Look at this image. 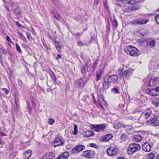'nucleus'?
<instances>
[{"instance_id": "nucleus-1", "label": "nucleus", "mask_w": 159, "mask_h": 159, "mask_svg": "<svg viewBox=\"0 0 159 159\" xmlns=\"http://www.w3.org/2000/svg\"><path fill=\"white\" fill-rule=\"evenodd\" d=\"M124 51L127 54L132 57H138L139 55V50L136 48L131 45L126 47Z\"/></svg>"}, {"instance_id": "nucleus-2", "label": "nucleus", "mask_w": 159, "mask_h": 159, "mask_svg": "<svg viewBox=\"0 0 159 159\" xmlns=\"http://www.w3.org/2000/svg\"><path fill=\"white\" fill-rule=\"evenodd\" d=\"M140 147L139 144L133 143L130 144L127 149V152L129 154H131L137 151Z\"/></svg>"}, {"instance_id": "nucleus-3", "label": "nucleus", "mask_w": 159, "mask_h": 159, "mask_svg": "<svg viewBox=\"0 0 159 159\" xmlns=\"http://www.w3.org/2000/svg\"><path fill=\"white\" fill-rule=\"evenodd\" d=\"M65 141L61 136H56L54 139L52 145L54 147L64 145Z\"/></svg>"}, {"instance_id": "nucleus-4", "label": "nucleus", "mask_w": 159, "mask_h": 159, "mask_svg": "<svg viewBox=\"0 0 159 159\" xmlns=\"http://www.w3.org/2000/svg\"><path fill=\"white\" fill-rule=\"evenodd\" d=\"M88 80L87 77H83L77 80L75 83V86L77 88H80L84 85Z\"/></svg>"}, {"instance_id": "nucleus-5", "label": "nucleus", "mask_w": 159, "mask_h": 159, "mask_svg": "<svg viewBox=\"0 0 159 159\" xmlns=\"http://www.w3.org/2000/svg\"><path fill=\"white\" fill-rule=\"evenodd\" d=\"M119 150L116 146H111L107 149V152L110 156L116 155L118 153Z\"/></svg>"}, {"instance_id": "nucleus-6", "label": "nucleus", "mask_w": 159, "mask_h": 159, "mask_svg": "<svg viewBox=\"0 0 159 159\" xmlns=\"http://www.w3.org/2000/svg\"><path fill=\"white\" fill-rule=\"evenodd\" d=\"M148 124L153 126H157L159 125V116H155L151 119L148 120L147 121Z\"/></svg>"}, {"instance_id": "nucleus-7", "label": "nucleus", "mask_w": 159, "mask_h": 159, "mask_svg": "<svg viewBox=\"0 0 159 159\" xmlns=\"http://www.w3.org/2000/svg\"><path fill=\"white\" fill-rule=\"evenodd\" d=\"M146 91L150 95L153 96H157L159 95V86L155 88L148 89Z\"/></svg>"}, {"instance_id": "nucleus-8", "label": "nucleus", "mask_w": 159, "mask_h": 159, "mask_svg": "<svg viewBox=\"0 0 159 159\" xmlns=\"http://www.w3.org/2000/svg\"><path fill=\"white\" fill-rule=\"evenodd\" d=\"M95 155L94 150H89L85 151L83 152L81 155L86 158H92L94 157Z\"/></svg>"}, {"instance_id": "nucleus-9", "label": "nucleus", "mask_w": 159, "mask_h": 159, "mask_svg": "<svg viewBox=\"0 0 159 159\" xmlns=\"http://www.w3.org/2000/svg\"><path fill=\"white\" fill-rule=\"evenodd\" d=\"M91 127L92 129L97 132L103 131L106 128L105 125L104 124L98 125H92Z\"/></svg>"}, {"instance_id": "nucleus-10", "label": "nucleus", "mask_w": 159, "mask_h": 159, "mask_svg": "<svg viewBox=\"0 0 159 159\" xmlns=\"http://www.w3.org/2000/svg\"><path fill=\"white\" fill-rule=\"evenodd\" d=\"M153 143L152 142H145L143 145L142 148L143 150L146 152L152 151Z\"/></svg>"}, {"instance_id": "nucleus-11", "label": "nucleus", "mask_w": 159, "mask_h": 159, "mask_svg": "<svg viewBox=\"0 0 159 159\" xmlns=\"http://www.w3.org/2000/svg\"><path fill=\"white\" fill-rule=\"evenodd\" d=\"M134 70L131 69H129L125 70L124 71V77L127 80L130 79L132 75Z\"/></svg>"}, {"instance_id": "nucleus-12", "label": "nucleus", "mask_w": 159, "mask_h": 159, "mask_svg": "<svg viewBox=\"0 0 159 159\" xmlns=\"http://www.w3.org/2000/svg\"><path fill=\"white\" fill-rule=\"evenodd\" d=\"M148 21V20L147 19L143 20L140 19L136 20H134L130 21V24L131 25H141L146 23Z\"/></svg>"}, {"instance_id": "nucleus-13", "label": "nucleus", "mask_w": 159, "mask_h": 159, "mask_svg": "<svg viewBox=\"0 0 159 159\" xmlns=\"http://www.w3.org/2000/svg\"><path fill=\"white\" fill-rule=\"evenodd\" d=\"M85 148L84 146L83 145H79L75 147L72 151L73 153L79 152L84 150Z\"/></svg>"}, {"instance_id": "nucleus-14", "label": "nucleus", "mask_w": 159, "mask_h": 159, "mask_svg": "<svg viewBox=\"0 0 159 159\" xmlns=\"http://www.w3.org/2000/svg\"><path fill=\"white\" fill-rule=\"evenodd\" d=\"M152 113V111L151 109H149L145 111L142 114V116L144 117L146 119H147L151 116Z\"/></svg>"}, {"instance_id": "nucleus-15", "label": "nucleus", "mask_w": 159, "mask_h": 159, "mask_svg": "<svg viewBox=\"0 0 159 159\" xmlns=\"http://www.w3.org/2000/svg\"><path fill=\"white\" fill-rule=\"evenodd\" d=\"M82 134L85 138L93 136L94 135V133L91 130H87L83 132Z\"/></svg>"}, {"instance_id": "nucleus-16", "label": "nucleus", "mask_w": 159, "mask_h": 159, "mask_svg": "<svg viewBox=\"0 0 159 159\" xmlns=\"http://www.w3.org/2000/svg\"><path fill=\"white\" fill-rule=\"evenodd\" d=\"M54 154L52 153H48L43 156V159H53L54 157Z\"/></svg>"}, {"instance_id": "nucleus-17", "label": "nucleus", "mask_w": 159, "mask_h": 159, "mask_svg": "<svg viewBox=\"0 0 159 159\" xmlns=\"http://www.w3.org/2000/svg\"><path fill=\"white\" fill-rule=\"evenodd\" d=\"M55 46L57 50L59 52H61V48L63 47L62 44L60 43L59 41H54Z\"/></svg>"}, {"instance_id": "nucleus-18", "label": "nucleus", "mask_w": 159, "mask_h": 159, "mask_svg": "<svg viewBox=\"0 0 159 159\" xmlns=\"http://www.w3.org/2000/svg\"><path fill=\"white\" fill-rule=\"evenodd\" d=\"M142 137L140 134L135 135L133 136V141L136 142H139L142 139Z\"/></svg>"}, {"instance_id": "nucleus-19", "label": "nucleus", "mask_w": 159, "mask_h": 159, "mask_svg": "<svg viewBox=\"0 0 159 159\" xmlns=\"http://www.w3.org/2000/svg\"><path fill=\"white\" fill-rule=\"evenodd\" d=\"M113 137L112 135L111 134H108L103 136L102 138V141L107 142L111 139Z\"/></svg>"}, {"instance_id": "nucleus-20", "label": "nucleus", "mask_w": 159, "mask_h": 159, "mask_svg": "<svg viewBox=\"0 0 159 159\" xmlns=\"http://www.w3.org/2000/svg\"><path fill=\"white\" fill-rule=\"evenodd\" d=\"M158 78H155L153 79L151 78L150 80L149 85L151 87L154 86L156 84L157 81L158 80Z\"/></svg>"}, {"instance_id": "nucleus-21", "label": "nucleus", "mask_w": 159, "mask_h": 159, "mask_svg": "<svg viewBox=\"0 0 159 159\" xmlns=\"http://www.w3.org/2000/svg\"><path fill=\"white\" fill-rule=\"evenodd\" d=\"M69 156V153L68 152H65L59 156L58 159H66Z\"/></svg>"}, {"instance_id": "nucleus-22", "label": "nucleus", "mask_w": 159, "mask_h": 159, "mask_svg": "<svg viewBox=\"0 0 159 159\" xmlns=\"http://www.w3.org/2000/svg\"><path fill=\"white\" fill-rule=\"evenodd\" d=\"M88 65L86 64L85 66H83L81 69V72L82 75L85 76L86 75V72L88 70Z\"/></svg>"}, {"instance_id": "nucleus-23", "label": "nucleus", "mask_w": 159, "mask_h": 159, "mask_svg": "<svg viewBox=\"0 0 159 159\" xmlns=\"http://www.w3.org/2000/svg\"><path fill=\"white\" fill-rule=\"evenodd\" d=\"M24 154L25 158V159H28L31 155V150H29L25 152Z\"/></svg>"}, {"instance_id": "nucleus-24", "label": "nucleus", "mask_w": 159, "mask_h": 159, "mask_svg": "<svg viewBox=\"0 0 159 159\" xmlns=\"http://www.w3.org/2000/svg\"><path fill=\"white\" fill-rule=\"evenodd\" d=\"M102 73V71L101 69H99L96 72V77L97 78L96 80V81H98L100 79L101 75Z\"/></svg>"}, {"instance_id": "nucleus-25", "label": "nucleus", "mask_w": 159, "mask_h": 159, "mask_svg": "<svg viewBox=\"0 0 159 159\" xmlns=\"http://www.w3.org/2000/svg\"><path fill=\"white\" fill-rule=\"evenodd\" d=\"M120 139L121 142L125 141L127 139V135L125 133L121 134L120 137Z\"/></svg>"}, {"instance_id": "nucleus-26", "label": "nucleus", "mask_w": 159, "mask_h": 159, "mask_svg": "<svg viewBox=\"0 0 159 159\" xmlns=\"http://www.w3.org/2000/svg\"><path fill=\"white\" fill-rule=\"evenodd\" d=\"M155 40L154 39L150 40L147 42L148 45L151 47H154L155 44Z\"/></svg>"}, {"instance_id": "nucleus-27", "label": "nucleus", "mask_w": 159, "mask_h": 159, "mask_svg": "<svg viewBox=\"0 0 159 159\" xmlns=\"http://www.w3.org/2000/svg\"><path fill=\"white\" fill-rule=\"evenodd\" d=\"M153 103L156 107H159V98H156L153 100Z\"/></svg>"}, {"instance_id": "nucleus-28", "label": "nucleus", "mask_w": 159, "mask_h": 159, "mask_svg": "<svg viewBox=\"0 0 159 159\" xmlns=\"http://www.w3.org/2000/svg\"><path fill=\"white\" fill-rule=\"evenodd\" d=\"M122 124L120 123L117 122L115 123L113 125V127L116 129L120 128L122 126Z\"/></svg>"}, {"instance_id": "nucleus-29", "label": "nucleus", "mask_w": 159, "mask_h": 159, "mask_svg": "<svg viewBox=\"0 0 159 159\" xmlns=\"http://www.w3.org/2000/svg\"><path fill=\"white\" fill-rule=\"evenodd\" d=\"M18 34L20 37V38L24 41H26V39L23 35V34L21 32L18 31L17 32Z\"/></svg>"}, {"instance_id": "nucleus-30", "label": "nucleus", "mask_w": 159, "mask_h": 159, "mask_svg": "<svg viewBox=\"0 0 159 159\" xmlns=\"http://www.w3.org/2000/svg\"><path fill=\"white\" fill-rule=\"evenodd\" d=\"M123 70V69H120L118 70V75L119 76L120 78H122L124 77V72H122Z\"/></svg>"}, {"instance_id": "nucleus-31", "label": "nucleus", "mask_w": 159, "mask_h": 159, "mask_svg": "<svg viewBox=\"0 0 159 159\" xmlns=\"http://www.w3.org/2000/svg\"><path fill=\"white\" fill-rule=\"evenodd\" d=\"M109 79H110L112 81H115L117 80L118 77L117 75H114L110 76L109 77Z\"/></svg>"}, {"instance_id": "nucleus-32", "label": "nucleus", "mask_w": 159, "mask_h": 159, "mask_svg": "<svg viewBox=\"0 0 159 159\" xmlns=\"http://www.w3.org/2000/svg\"><path fill=\"white\" fill-rule=\"evenodd\" d=\"M154 157V154L152 153H149L147 156V159H153Z\"/></svg>"}, {"instance_id": "nucleus-33", "label": "nucleus", "mask_w": 159, "mask_h": 159, "mask_svg": "<svg viewBox=\"0 0 159 159\" xmlns=\"http://www.w3.org/2000/svg\"><path fill=\"white\" fill-rule=\"evenodd\" d=\"M102 85L103 88L105 90H106L109 88V86L108 84L105 81L104 82Z\"/></svg>"}, {"instance_id": "nucleus-34", "label": "nucleus", "mask_w": 159, "mask_h": 159, "mask_svg": "<svg viewBox=\"0 0 159 159\" xmlns=\"http://www.w3.org/2000/svg\"><path fill=\"white\" fill-rule=\"evenodd\" d=\"M53 16L56 19L58 20H60L62 19L60 14L58 13L55 14L53 15Z\"/></svg>"}, {"instance_id": "nucleus-35", "label": "nucleus", "mask_w": 159, "mask_h": 159, "mask_svg": "<svg viewBox=\"0 0 159 159\" xmlns=\"http://www.w3.org/2000/svg\"><path fill=\"white\" fill-rule=\"evenodd\" d=\"M50 76L54 82H56V78L53 72H52L50 74Z\"/></svg>"}, {"instance_id": "nucleus-36", "label": "nucleus", "mask_w": 159, "mask_h": 159, "mask_svg": "<svg viewBox=\"0 0 159 159\" xmlns=\"http://www.w3.org/2000/svg\"><path fill=\"white\" fill-rule=\"evenodd\" d=\"M154 64L153 65L155 66H159V60L155 59L153 61Z\"/></svg>"}, {"instance_id": "nucleus-37", "label": "nucleus", "mask_w": 159, "mask_h": 159, "mask_svg": "<svg viewBox=\"0 0 159 159\" xmlns=\"http://www.w3.org/2000/svg\"><path fill=\"white\" fill-rule=\"evenodd\" d=\"M15 45L16 47V48L17 51L20 53H21L22 51L18 44L17 43H16Z\"/></svg>"}, {"instance_id": "nucleus-38", "label": "nucleus", "mask_w": 159, "mask_h": 159, "mask_svg": "<svg viewBox=\"0 0 159 159\" xmlns=\"http://www.w3.org/2000/svg\"><path fill=\"white\" fill-rule=\"evenodd\" d=\"M112 23L114 27L115 28H116L117 27L118 24L116 20H112Z\"/></svg>"}, {"instance_id": "nucleus-39", "label": "nucleus", "mask_w": 159, "mask_h": 159, "mask_svg": "<svg viewBox=\"0 0 159 159\" xmlns=\"http://www.w3.org/2000/svg\"><path fill=\"white\" fill-rule=\"evenodd\" d=\"M134 9L132 7H127V8H125V11L126 12H129L132 10H134Z\"/></svg>"}, {"instance_id": "nucleus-40", "label": "nucleus", "mask_w": 159, "mask_h": 159, "mask_svg": "<svg viewBox=\"0 0 159 159\" xmlns=\"http://www.w3.org/2000/svg\"><path fill=\"white\" fill-rule=\"evenodd\" d=\"M26 35L28 39L30 40L31 41L32 39L31 36L30 34L28 32H26Z\"/></svg>"}, {"instance_id": "nucleus-41", "label": "nucleus", "mask_w": 159, "mask_h": 159, "mask_svg": "<svg viewBox=\"0 0 159 159\" xmlns=\"http://www.w3.org/2000/svg\"><path fill=\"white\" fill-rule=\"evenodd\" d=\"M18 8V5L17 4H13L12 6V9L14 10H17Z\"/></svg>"}, {"instance_id": "nucleus-42", "label": "nucleus", "mask_w": 159, "mask_h": 159, "mask_svg": "<svg viewBox=\"0 0 159 159\" xmlns=\"http://www.w3.org/2000/svg\"><path fill=\"white\" fill-rule=\"evenodd\" d=\"M155 18L156 22L159 25V14L156 15Z\"/></svg>"}, {"instance_id": "nucleus-43", "label": "nucleus", "mask_w": 159, "mask_h": 159, "mask_svg": "<svg viewBox=\"0 0 159 159\" xmlns=\"http://www.w3.org/2000/svg\"><path fill=\"white\" fill-rule=\"evenodd\" d=\"M112 91L116 93H119L118 89L116 88H113L112 89Z\"/></svg>"}, {"instance_id": "nucleus-44", "label": "nucleus", "mask_w": 159, "mask_h": 159, "mask_svg": "<svg viewBox=\"0 0 159 159\" xmlns=\"http://www.w3.org/2000/svg\"><path fill=\"white\" fill-rule=\"evenodd\" d=\"M77 43L78 46H83L84 45H85L84 43H83L82 42L80 41H78L77 42Z\"/></svg>"}, {"instance_id": "nucleus-45", "label": "nucleus", "mask_w": 159, "mask_h": 159, "mask_svg": "<svg viewBox=\"0 0 159 159\" xmlns=\"http://www.w3.org/2000/svg\"><path fill=\"white\" fill-rule=\"evenodd\" d=\"M54 122V120L52 119H49L48 123L50 125H52Z\"/></svg>"}, {"instance_id": "nucleus-46", "label": "nucleus", "mask_w": 159, "mask_h": 159, "mask_svg": "<svg viewBox=\"0 0 159 159\" xmlns=\"http://www.w3.org/2000/svg\"><path fill=\"white\" fill-rule=\"evenodd\" d=\"M0 53L5 54H6L7 52L6 51L3 49L2 48H0Z\"/></svg>"}, {"instance_id": "nucleus-47", "label": "nucleus", "mask_w": 159, "mask_h": 159, "mask_svg": "<svg viewBox=\"0 0 159 159\" xmlns=\"http://www.w3.org/2000/svg\"><path fill=\"white\" fill-rule=\"evenodd\" d=\"M90 146L91 147L95 148H97V146L96 144L93 143H92L90 144Z\"/></svg>"}, {"instance_id": "nucleus-48", "label": "nucleus", "mask_w": 159, "mask_h": 159, "mask_svg": "<svg viewBox=\"0 0 159 159\" xmlns=\"http://www.w3.org/2000/svg\"><path fill=\"white\" fill-rule=\"evenodd\" d=\"M2 90L4 91L5 93L6 94H8V93H9V91L6 88H3L2 89Z\"/></svg>"}, {"instance_id": "nucleus-49", "label": "nucleus", "mask_w": 159, "mask_h": 159, "mask_svg": "<svg viewBox=\"0 0 159 159\" xmlns=\"http://www.w3.org/2000/svg\"><path fill=\"white\" fill-rule=\"evenodd\" d=\"M6 39L8 42L11 43V39L10 37L8 35L6 36Z\"/></svg>"}, {"instance_id": "nucleus-50", "label": "nucleus", "mask_w": 159, "mask_h": 159, "mask_svg": "<svg viewBox=\"0 0 159 159\" xmlns=\"http://www.w3.org/2000/svg\"><path fill=\"white\" fill-rule=\"evenodd\" d=\"M97 63L96 61H94L93 63V70H94L95 69V68H96V67L95 66L97 65Z\"/></svg>"}, {"instance_id": "nucleus-51", "label": "nucleus", "mask_w": 159, "mask_h": 159, "mask_svg": "<svg viewBox=\"0 0 159 159\" xmlns=\"http://www.w3.org/2000/svg\"><path fill=\"white\" fill-rule=\"evenodd\" d=\"M61 58V55L59 54H58L57 55V57H56L55 59L56 60H57L58 59Z\"/></svg>"}, {"instance_id": "nucleus-52", "label": "nucleus", "mask_w": 159, "mask_h": 159, "mask_svg": "<svg viewBox=\"0 0 159 159\" xmlns=\"http://www.w3.org/2000/svg\"><path fill=\"white\" fill-rule=\"evenodd\" d=\"M136 3V2H135L134 0H131L129 4L131 5H133L134 4H135Z\"/></svg>"}, {"instance_id": "nucleus-53", "label": "nucleus", "mask_w": 159, "mask_h": 159, "mask_svg": "<svg viewBox=\"0 0 159 159\" xmlns=\"http://www.w3.org/2000/svg\"><path fill=\"white\" fill-rule=\"evenodd\" d=\"M16 24L18 26L20 27L22 26L21 25L18 21H16Z\"/></svg>"}, {"instance_id": "nucleus-54", "label": "nucleus", "mask_w": 159, "mask_h": 159, "mask_svg": "<svg viewBox=\"0 0 159 159\" xmlns=\"http://www.w3.org/2000/svg\"><path fill=\"white\" fill-rule=\"evenodd\" d=\"M103 4L105 7H107V0H104L103 1Z\"/></svg>"}, {"instance_id": "nucleus-55", "label": "nucleus", "mask_w": 159, "mask_h": 159, "mask_svg": "<svg viewBox=\"0 0 159 159\" xmlns=\"http://www.w3.org/2000/svg\"><path fill=\"white\" fill-rule=\"evenodd\" d=\"M15 13L16 14L20 15V12L19 10L18 9H17V10L14 11Z\"/></svg>"}, {"instance_id": "nucleus-56", "label": "nucleus", "mask_w": 159, "mask_h": 159, "mask_svg": "<svg viewBox=\"0 0 159 159\" xmlns=\"http://www.w3.org/2000/svg\"><path fill=\"white\" fill-rule=\"evenodd\" d=\"M78 133V130H74L73 131V134L75 135H76Z\"/></svg>"}, {"instance_id": "nucleus-57", "label": "nucleus", "mask_w": 159, "mask_h": 159, "mask_svg": "<svg viewBox=\"0 0 159 159\" xmlns=\"http://www.w3.org/2000/svg\"><path fill=\"white\" fill-rule=\"evenodd\" d=\"M74 130H78L77 125L76 124H75L74 125Z\"/></svg>"}, {"instance_id": "nucleus-58", "label": "nucleus", "mask_w": 159, "mask_h": 159, "mask_svg": "<svg viewBox=\"0 0 159 159\" xmlns=\"http://www.w3.org/2000/svg\"><path fill=\"white\" fill-rule=\"evenodd\" d=\"M126 2L128 4H129L131 0H125Z\"/></svg>"}, {"instance_id": "nucleus-59", "label": "nucleus", "mask_w": 159, "mask_h": 159, "mask_svg": "<svg viewBox=\"0 0 159 159\" xmlns=\"http://www.w3.org/2000/svg\"><path fill=\"white\" fill-rule=\"evenodd\" d=\"M104 92L103 89L102 88L100 90V92L101 93H103Z\"/></svg>"}, {"instance_id": "nucleus-60", "label": "nucleus", "mask_w": 159, "mask_h": 159, "mask_svg": "<svg viewBox=\"0 0 159 159\" xmlns=\"http://www.w3.org/2000/svg\"><path fill=\"white\" fill-rule=\"evenodd\" d=\"M44 46L45 47V48H47V49H49V47L46 44H44Z\"/></svg>"}, {"instance_id": "nucleus-61", "label": "nucleus", "mask_w": 159, "mask_h": 159, "mask_svg": "<svg viewBox=\"0 0 159 159\" xmlns=\"http://www.w3.org/2000/svg\"><path fill=\"white\" fill-rule=\"evenodd\" d=\"M135 2H136V3H137L139 2H140L141 1V0H134Z\"/></svg>"}, {"instance_id": "nucleus-62", "label": "nucleus", "mask_w": 159, "mask_h": 159, "mask_svg": "<svg viewBox=\"0 0 159 159\" xmlns=\"http://www.w3.org/2000/svg\"><path fill=\"white\" fill-rule=\"evenodd\" d=\"M32 34H36V33L33 29L32 30Z\"/></svg>"}, {"instance_id": "nucleus-63", "label": "nucleus", "mask_w": 159, "mask_h": 159, "mask_svg": "<svg viewBox=\"0 0 159 159\" xmlns=\"http://www.w3.org/2000/svg\"><path fill=\"white\" fill-rule=\"evenodd\" d=\"M156 159H159V154L157 155Z\"/></svg>"}, {"instance_id": "nucleus-64", "label": "nucleus", "mask_w": 159, "mask_h": 159, "mask_svg": "<svg viewBox=\"0 0 159 159\" xmlns=\"http://www.w3.org/2000/svg\"><path fill=\"white\" fill-rule=\"evenodd\" d=\"M117 159H124L123 157H120L119 158H118Z\"/></svg>"}]
</instances>
